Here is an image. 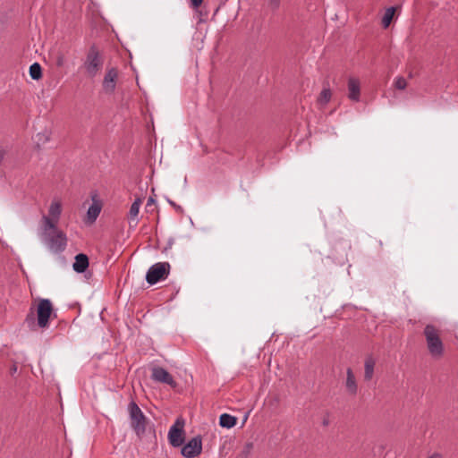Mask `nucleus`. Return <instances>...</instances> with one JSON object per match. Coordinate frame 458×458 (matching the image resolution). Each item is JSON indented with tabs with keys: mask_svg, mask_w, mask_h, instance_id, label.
Here are the masks:
<instances>
[{
	"mask_svg": "<svg viewBox=\"0 0 458 458\" xmlns=\"http://www.w3.org/2000/svg\"><path fill=\"white\" fill-rule=\"evenodd\" d=\"M427 348L432 358L438 360L445 354V345L440 337V330L435 326L428 324L423 331Z\"/></svg>",
	"mask_w": 458,
	"mask_h": 458,
	"instance_id": "1",
	"label": "nucleus"
},
{
	"mask_svg": "<svg viewBox=\"0 0 458 458\" xmlns=\"http://www.w3.org/2000/svg\"><path fill=\"white\" fill-rule=\"evenodd\" d=\"M62 214V201L60 199H54L47 210V215H44L41 219V232L49 233L51 229H55Z\"/></svg>",
	"mask_w": 458,
	"mask_h": 458,
	"instance_id": "2",
	"label": "nucleus"
},
{
	"mask_svg": "<svg viewBox=\"0 0 458 458\" xmlns=\"http://www.w3.org/2000/svg\"><path fill=\"white\" fill-rule=\"evenodd\" d=\"M41 233L52 251L62 252L65 250L67 246L66 234L59 230L57 226H55V229H51L47 234L43 233V232Z\"/></svg>",
	"mask_w": 458,
	"mask_h": 458,
	"instance_id": "3",
	"label": "nucleus"
},
{
	"mask_svg": "<svg viewBox=\"0 0 458 458\" xmlns=\"http://www.w3.org/2000/svg\"><path fill=\"white\" fill-rule=\"evenodd\" d=\"M131 426L138 437H141L146 430V417L135 402L128 405Z\"/></svg>",
	"mask_w": 458,
	"mask_h": 458,
	"instance_id": "4",
	"label": "nucleus"
},
{
	"mask_svg": "<svg viewBox=\"0 0 458 458\" xmlns=\"http://www.w3.org/2000/svg\"><path fill=\"white\" fill-rule=\"evenodd\" d=\"M102 66L103 61L98 50L95 47H90L83 64L87 74L91 78L95 77Z\"/></svg>",
	"mask_w": 458,
	"mask_h": 458,
	"instance_id": "5",
	"label": "nucleus"
},
{
	"mask_svg": "<svg viewBox=\"0 0 458 458\" xmlns=\"http://www.w3.org/2000/svg\"><path fill=\"white\" fill-rule=\"evenodd\" d=\"M170 267L168 262H157L152 265L146 274L147 283L153 285L161 280H165L169 275Z\"/></svg>",
	"mask_w": 458,
	"mask_h": 458,
	"instance_id": "6",
	"label": "nucleus"
},
{
	"mask_svg": "<svg viewBox=\"0 0 458 458\" xmlns=\"http://www.w3.org/2000/svg\"><path fill=\"white\" fill-rule=\"evenodd\" d=\"M53 304L49 299H40L37 304L36 315L38 326L46 328L49 326V319L53 314Z\"/></svg>",
	"mask_w": 458,
	"mask_h": 458,
	"instance_id": "7",
	"label": "nucleus"
},
{
	"mask_svg": "<svg viewBox=\"0 0 458 458\" xmlns=\"http://www.w3.org/2000/svg\"><path fill=\"white\" fill-rule=\"evenodd\" d=\"M183 427L184 422L181 421L180 420H177L169 429V443L174 447L181 446L183 443Z\"/></svg>",
	"mask_w": 458,
	"mask_h": 458,
	"instance_id": "8",
	"label": "nucleus"
},
{
	"mask_svg": "<svg viewBox=\"0 0 458 458\" xmlns=\"http://www.w3.org/2000/svg\"><path fill=\"white\" fill-rule=\"evenodd\" d=\"M202 450V442L200 437H195L191 439L182 448V454L186 458H193L198 456Z\"/></svg>",
	"mask_w": 458,
	"mask_h": 458,
	"instance_id": "9",
	"label": "nucleus"
},
{
	"mask_svg": "<svg viewBox=\"0 0 458 458\" xmlns=\"http://www.w3.org/2000/svg\"><path fill=\"white\" fill-rule=\"evenodd\" d=\"M151 378L156 382L164 383L172 387L176 386V382L172 375L162 367H154L151 369Z\"/></svg>",
	"mask_w": 458,
	"mask_h": 458,
	"instance_id": "10",
	"label": "nucleus"
},
{
	"mask_svg": "<svg viewBox=\"0 0 458 458\" xmlns=\"http://www.w3.org/2000/svg\"><path fill=\"white\" fill-rule=\"evenodd\" d=\"M118 72L115 68H110L106 71L102 82V87L105 93L113 94L114 92Z\"/></svg>",
	"mask_w": 458,
	"mask_h": 458,
	"instance_id": "11",
	"label": "nucleus"
},
{
	"mask_svg": "<svg viewBox=\"0 0 458 458\" xmlns=\"http://www.w3.org/2000/svg\"><path fill=\"white\" fill-rule=\"evenodd\" d=\"M101 209L102 203L98 199L97 194H94L92 196V204L89 206L87 211V221L89 224H93L99 216Z\"/></svg>",
	"mask_w": 458,
	"mask_h": 458,
	"instance_id": "12",
	"label": "nucleus"
},
{
	"mask_svg": "<svg viewBox=\"0 0 458 458\" xmlns=\"http://www.w3.org/2000/svg\"><path fill=\"white\" fill-rule=\"evenodd\" d=\"M360 96V83L357 78L351 77L348 80V98L352 101L358 102Z\"/></svg>",
	"mask_w": 458,
	"mask_h": 458,
	"instance_id": "13",
	"label": "nucleus"
},
{
	"mask_svg": "<svg viewBox=\"0 0 458 458\" xmlns=\"http://www.w3.org/2000/svg\"><path fill=\"white\" fill-rule=\"evenodd\" d=\"M140 205L141 199L140 198L136 199L131 204L127 216L130 226H136L138 225Z\"/></svg>",
	"mask_w": 458,
	"mask_h": 458,
	"instance_id": "14",
	"label": "nucleus"
},
{
	"mask_svg": "<svg viewBox=\"0 0 458 458\" xmlns=\"http://www.w3.org/2000/svg\"><path fill=\"white\" fill-rule=\"evenodd\" d=\"M345 388L346 391L352 395H355L357 394L358 385L354 373L351 368L346 369Z\"/></svg>",
	"mask_w": 458,
	"mask_h": 458,
	"instance_id": "15",
	"label": "nucleus"
},
{
	"mask_svg": "<svg viewBox=\"0 0 458 458\" xmlns=\"http://www.w3.org/2000/svg\"><path fill=\"white\" fill-rule=\"evenodd\" d=\"M89 267V258L86 254L80 253L75 256L72 268L77 273H83Z\"/></svg>",
	"mask_w": 458,
	"mask_h": 458,
	"instance_id": "16",
	"label": "nucleus"
},
{
	"mask_svg": "<svg viewBox=\"0 0 458 458\" xmlns=\"http://www.w3.org/2000/svg\"><path fill=\"white\" fill-rule=\"evenodd\" d=\"M376 360L372 356H369L364 361V380L370 381L374 376Z\"/></svg>",
	"mask_w": 458,
	"mask_h": 458,
	"instance_id": "17",
	"label": "nucleus"
},
{
	"mask_svg": "<svg viewBox=\"0 0 458 458\" xmlns=\"http://www.w3.org/2000/svg\"><path fill=\"white\" fill-rule=\"evenodd\" d=\"M236 421L237 420L235 417L227 413L222 414L219 418V425L222 428H231L235 426Z\"/></svg>",
	"mask_w": 458,
	"mask_h": 458,
	"instance_id": "18",
	"label": "nucleus"
},
{
	"mask_svg": "<svg viewBox=\"0 0 458 458\" xmlns=\"http://www.w3.org/2000/svg\"><path fill=\"white\" fill-rule=\"evenodd\" d=\"M332 92L329 88H324L320 92L318 98V103L324 106H326L331 99Z\"/></svg>",
	"mask_w": 458,
	"mask_h": 458,
	"instance_id": "19",
	"label": "nucleus"
},
{
	"mask_svg": "<svg viewBox=\"0 0 458 458\" xmlns=\"http://www.w3.org/2000/svg\"><path fill=\"white\" fill-rule=\"evenodd\" d=\"M395 8L394 7H389L386 10L385 14L382 18V25L384 28H387L394 15Z\"/></svg>",
	"mask_w": 458,
	"mask_h": 458,
	"instance_id": "20",
	"label": "nucleus"
},
{
	"mask_svg": "<svg viewBox=\"0 0 458 458\" xmlns=\"http://www.w3.org/2000/svg\"><path fill=\"white\" fill-rule=\"evenodd\" d=\"M30 75L37 81L42 77V69L38 63H34L30 66Z\"/></svg>",
	"mask_w": 458,
	"mask_h": 458,
	"instance_id": "21",
	"label": "nucleus"
},
{
	"mask_svg": "<svg viewBox=\"0 0 458 458\" xmlns=\"http://www.w3.org/2000/svg\"><path fill=\"white\" fill-rule=\"evenodd\" d=\"M408 82L406 79L403 76H397L394 79V87L399 90H403L406 89Z\"/></svg>",
	"mask_w": 458,
	"mask_h": 458,
	"instance_id": "22",
	"label": "nucleus"
},
{
	"mask_svg": "<svg viewBox=\"0 0 458 458\" xmlns=\"http://www.w3.org/2000/svg\"><path fill=\"white\" fill-rule=\"evenodd\" d=\"M38 137L39 138V140L46 142L49 140L50 133L48 131H46L38 134Z\"/></svg>",
	"mask_w": 458,
	"mask_h": 458,
	"instance_id": "23",
	"label": "nucleus"
},
{
	"mask_svg": "<svg viewBox=\"0 0 458 458\" xmlns=\"http://www.w3.org/2000/svg\"><path fill=\"white\" fill-rule=\"evenodd\" d=\"M203 3V0H190V4L192 8L198 9Z\"/></svg>",
	"mask_w": 458,
	"mask_h": 458,
	"instance_id": "24",
	"label": "nucleus"
},
{
	"mask_svg": "<svg viewBox=\"0 0 458 458\" xmlns=\"http://www.w3.org/2000/svg\"><path fill=\"white\" fill-rule=\"evenodd\" d=\"M280 2L281 0H269V6L274 10L277 9L280 5Z\"/></svg>",
	"mask_w": 458,
	"mask_h": 458,
	"instance_id": "25",
	"label": "nucleus"
},
{
	"mask_svg": "<svg viewBox=\"0 0 458 458\" xmlns=\"http://www.w3.org/2000/svg\"><path fill=\"white\" fill-rule=\"evenodd\" d=\"M5 155H6V151L3 148H0V165L4 161Z\"/></svg>",
	"mask_w": 458,
	"mask_h": 458,
	"instance_id": "26",
	"label": "nucleus"
},
{
	"mask_svg": "<svg viewBox=\"0 0 458 458\" xmlns=\"http://www.w3.org/2000/svg\"><path fill=\"white\" fill-rule=\"evenodd\" d=\"M427 458H444V457H443V454H440V453H433L432 454H430Z\"/></svg>",
	"mask_w": 458,
	"mask_h": 458,
	"instance_id": "27",
	"label": "nucleus"
},
{
	"mask_svg": "<svg viewBox=\"0 0 458 458\" xmlns=\"http://www.w3.org/2000/svg\"><path fill=\"white\" fill-rule=\"evenodd\" d=\"M330 423V420H329V417L328 416H326L324 417L323 420H322V425L324 427H327Z\"/></svg>",
	"mask_w": 458,
	"mask_h": 458,
	"instance_id": "28",
	"label": "nucleus"
},
{
	"mask_svg": "<svg viewBox=\"0 0 458 458\" xmlns=\"http://www.w3.org/2000/svg\"><path fill=\"white\" fill-rule=\"evenodd\" d=\"M57 66H62L64 64V57L62 55L58 56L56 60Z\"/></svg>",
	"mask_w": 458,
	"mask_h": 458,
	"instance_id": "29",
	"label": "nucleus"
},
{
	"mask_svg": "<svg viewBox=\"0 0 458 458\" xmlns=\"http://www.w3.org/2000/svg\"><path fill=\"white\" fill-rule=\"evenodd\" d=\"M154 202H155L154 199H153V198H149V199H148V202H147L146 208H148V207L152 206V205L154 204Z\"/></svg>",
	"mask_w": 458,
	"mask_h": 458,
	"instance_id": "30",
	"label": "nucleus"
},
{
	"mask_svg": "<svg viewBox=\"0 0 458 458\" xmlns=\"http://www.w3.org/2000/svg\"><path fill=\"white\" fill-rule=\"evenodd\" d=\"M17 370V367L14 365L13 368H12V372L14 373L16 372Z\"/></svg>",
	"mask_w": 458,
	"mask_h": 458,
	"instance_id": "31",
	"label": "nucleus"
},
{
	"mask_svg": "<svg viewBox=\"0 0 458 458\" xmlns=\"http://www.w3.org/2000/svg\"><path fill=\"white\" fill-rule=\"evenodd\" d=\"M30 315L33 316L32 309H30Z\"/></svg>",
	"mask_w": 458,
	"mask_h": 458,
	"instance_id": "32",
	"label": "nucleus"
}]
</instances>
